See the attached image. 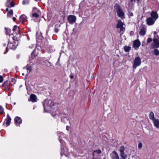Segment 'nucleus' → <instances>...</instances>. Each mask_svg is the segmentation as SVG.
I'll list each match as a JSON object with an SVG mask.
<instances>
[{
    "mask_svg": "<svg viewBox=\"0 0 159 159\" xmlns=\"http://www.w3.org/2000/svg\"><path fill=\"white\" fill-rule=\"evenodd\" d=\"M43 105L44 111L46 112L52 111V108L54 105V102L52 101L47 99L45 100Z\"/></svg>",
    "mask_w": 159,
    "mask_h": 159,
    "instance_id": "nucleus-1",
    "label": "nucleus"
},
{
    "mask_svg": "<svg viewBox=\"0 0 159 159\" xmlns=\"http://www.w3.org/2000/svg\"><path fill=\"white\" fill-rule=\"evenodd\" d=\"M151 16V17L148 18L147 20V24L150 25H153L158 17L157 13L154 11L152 12Z\"/></svg>",
    "mask_w": 159,
    "mask_h": 159,
    "instance_id": "nucleus-2",
    "label": "nucleus"
},
{
    "mask_svg": "<svg viewBox=\"0 0 159 159\" xmlns=\"http://www.w3.org/2000/svg\"><path fill=\"white\" fill-rule=\"evenodd\" d=\"M125 150V147L123 146L120 147L119 149L120 152V156L123 159H125L127 157V155L124 153Z\"/></svg>",
    "mask_w": 159,
    "mask_h": 159,
    "instance_id": "nucleus-3",
    "label": "nucleus"
},
{
    "mask_svg": "<svg viewBox=\"0 0 159 159\" xmlns=\"http://www.w3.org/2000/svg\"><path fill=\"white\" fill-rule=\"evenodd\" d=\"M141 63V60L139 57H136L134 61L133 68L136 69V67L139 66Z\"/></svg>",
    "mask_w": 159,
    "mask_h": 159,
    "instance_id": "nucleus-4",
    "label": "nucleus"
},
{
    "mask_svg": "<svg viewBox=\"0 0 159 159\" xmlns=\"http://www.w3.org/2000/svg\"><path fill=\"white\" fill-rule=\"evenodd\" d=\"M116 12L118 16L122 19L125 18L124 13L120 7H118L116 9Z\"/></svg>",
    "mask_w": 159,
    "mask_h": 159,
    "instance_id": "nucleus-5",
    "label": "nucleus"
},
{
    "mask_svg": "<svg viewBox=\"0 0 159 159\" xmlns=\"http://www.w3.org/2000/svg\"><path fill=\"white\" fill-rule=\"evenodd\" d=\"M68 22L70 23H73L75 22L76 17L73 15H69L67 17Z\"/></svg>",
    "mask_w": 159,
    "mask_h": 159,
    "instance_id": "nucleus-6",
    "label": "nucleus"
},
{
    "mask_svg": "<svg viewBox=\"0 0 159 159\" xmlns=\"http://www.w3.org/2000/svg\"><path fill=\"white\" fill-rule=\"evenodd\" d=\"M123 23L120 20H118V22L117 25V27L120 28V32L124 31L125 30V27L123 26Z\"/></svg>",
    "mask_w": 159,
    "mask_h": 159,
    "instance_id": "nucleus-7",
    "label": "nucleus"
},
{
    "mask_svg": "<svg viewBox=\"0 0 159 159\" xmlns=\"http://www.w3.org/2000/svg\"><path fill=\"white\" fill-rule=\"evenodd\" d=\"M110 156L112 159H119L118 155L117 152L113 151L110 154Z\"/></svg>",
    "mask_w": 159,
    "mask_h": 159,
    "instance_id": "nucleus-8",
    "label": "nucleus"
},
{
    "mask_svg": "<svg viewBox=\"0 0 159 159\" xmlns=\"http://www.w3.org/2000/svg\"><path fill=\"white\" fill-rule=\"evenodd\" d=\"M140 45V42L138 39L136 40L134 42L133 47L135 49L139 48Z\"/></svg>",
    "mask_w": 159,
    "mask_h": 159,
    "instance_id": "nucleus-9",
    "label": "nucleus"
},
{
    "mask_svg": "<svg viewBox=\"0 0 159 159\" xmlns=\"http://www.w3.org/2000/svg\"><path fill=\"white\" fill-rule=\"evenodd\" d=\"M29 101H31L32 102H35L37 101V97L34 94H32L30 95V98L28 99Z\"/></svg>",
    "mask_w": 159,
    "mask_h": 159,
    "instance_id": "nucleus-10",
    "label": "nucleus"
},
{
    "mask_svg": "<svg viewBox=\"0 0 159 159\" xmlns=\"http://www.w3.org/2000/svg\"><path fill=\"white\" fill-rule=\"evenodd\" d=\"M154 125L157 128H159V120L157 119H155L152 120Z\"/></svg>",
    "mask_w": 159,
    "mask_h": 159,
    "instance_id": "nucleus-11",
    "label": "nucleus"
},
{
    "mask_svg": "<svg viewBox=\"0 0 159 159\" xmlns=\"http://www.w3.org/2000/svg\"><path fill=\"white\" fill-rule=\"evenodd\" d=\"M15 122L16 124L19 125L22 123L21 119L19 117H16L15 118Z\"/></svg>",
    "mask_w": 159,
    "mask_h": 159,
    "instance_id": "nucleus-12",
    "label": "nucleus"
},
{
    "mask_svg": "<svg viewBox=\"0 0 159 159\" xmlns=\"http://www.w3.org/2000/svg\"><path fill=\"white\" fill-rule=\"evenodd\" d=\"M11 118L9 116V114H8L7 115V117L5 120V121H6V124L7 126H8L9 125L11 122Z\"/></svg>",
    "mask_w": 159,
    "mask_h": 159,
    "instance_id": "nucleus-13",
    "label": "nucleus"
},
{
    "mask_svg": "<svg viewBox=\"0 0 159 159\" xmlns=\"http://www.w3.org/2000/svg\"><path fill=\"white\" fill-rule=\"evenodd\" d=\"M146 29L144 26H141L139 33L142 35H144L146 34Z\"/></svg>",
    "mask_w": 159,
    "mask_h": 159,
    "instance_id": "nucleus-14",
    "label": "nucleus"
},
{
    "mask_svg": "<svg viewBox=\"0 0 159 159\" xmlns=\"http://www.w3.org/2000/svg\"><path fill=\"white\" fill-rule=\"evenodd\" d=\"M101 151L100 150H97L93 151V159L95 158V156H96L97 154L101 153Z\"/></svg>",
    "mask_w": 159,
    "mask_h": 159,
    "instance_id": "nucleus-15",
    "label": "nucleus"
},
{
    "mask_svg": "<svg viewBox=\"0 0 159 159\" xmlns=\"http://www.w3.org/2000/svg\"><path fill=\"white\" fill-rule=\"evenodd\" d=\"M26 18V16L25 14L21 15L20 17V22L23 23Z\"/></svg>",
    "mask_w": 159,
    "mask_h": 159,
    "instance_id": "nucleus-16",
    "label": "nucleus"
},
{
    "mask_svg": "<svg viewBox=\"0 0 159 159\" xmlns=\"http://www.w3.org/2000/svg\"><path fill=\"white\" fill-rule=\"evenodd\" d=\"M149 118L150 119L152 120L155 118H154V113L152 111H151L149 114Z\"/></svg>",
    "mask_w": 159,
    "mask_h": 159,
    "instance_id": "nucleus-17",
    "label": "nucleus"
},
{
    "mask_svg": "<svg viewBox=\"0 0 159 159\" xmlns=\"http://www.w3.org/2000/svg\"><path fill=\"white\" fill-rule=\"evenodd\" d=\"M7 46L10 49L14 50L16 48V46L13 45V44L11 43H8Z\"/></svg>",
    "mask_w": 159,
    "mask_h": 159,
    "instance_id": "nucleus-18",
    "label": "nucleus"
},
{
    "mask_svg": "<svg viewBox=\"0 0 159 159\" xmlns=\"http://www.w3.org/2000/svg\"><path fill=\"white\" fill-rule=\"evenodd\" d=\"M24 69L26 70L27 71V74H28L31 70V67L27 66L26 67L24 68Z\"/></svg>",
    "mask_w": 159,
    "mask_h": 159,
    "instance_id": "nucleus-19",
    "label": "nucleus"
},
{
    "mask_svg": "<svg viewBox=\"0 0 159 159\" xmlns=\"http://www.w3.org/2000/svg\"><path fill=\"white\" fill-rule=\"evenodd\" d=\"M131 49V47L129 46H125L124 47V49L126 52L129 51Z\"/></svg>",
    "mask_w": 159,
    "mask_h": 159,
    "instance_id": "nucleus-20",
    "label": "nucleus"
},
{
    "mask_svg": "<svg viewBox=\"0 0 159 159\" xmlns=\"http://www.w3.org/2000/svg\"><path fill=\"white\" fill-rule=\"evenodd\" d=\"M19 28L16 25H15L14 26L13 28V31L16 30V31H17V32H19Z\"/></svg>",
    "mask_w": 159,
    "mask_h": 159,
    "instance_id": "nucleus-21",
    "label": "nucleus"
},
{
    "mask_svg": "<svg viewBox=\"0 0 159 159\" xmlns=\"http://www.w3.org/2000/svg\"><path fill=\"white\" fill-rule=\"evenodd\" d=\"M154 54L155 55H156V56H158V55H159V51L157 49H155L154 51Z\"/></svg>",
    "mask_w": 159,
    "mask_h": 159,
    "instance_id": "nucleus-22",
    "label": "nucleus"
},
{
    "mask_svg": "<svg viewBox=\"0 0 159 159\" xmlns=\"http://www.w3.org/2000/svg\"><path fill=\"white\" fill-rule=\"evenodd\" d=\"M32 16L33 17H35V18H38L39 17V15L38 14L35 13H33L32 15Z\"/></svg>",
    "mask_w": 159,
    "mask_h": 159,
    "instance_id": "nucleus-23",
    "label": "nucleus"
},
{
    "mask_svg": "<svg viewBox=\"0 0 159 159\" xmlns=\"http://www.w3.org/2000/svg\"><path fill=\"white\" fill-rule=\"evenodd\" d=\"M13 11L12 10H10L7 13V15H13Z\"/></svg>",
    "mask_w": 159,
    "mask_h": 159,
    "instance_id": "nucleus-24",
    "label": "nucleus"
},
{
    "mask_svg": "<svg viewBox=\"0 0 159 159\" xmlns=\"http://www.w3.org/2000/svg\"><path fill=\"white\" fill-rule=\"evenodd\" d=\"M46 65L48 67H49L51 66V63L50 62L47 61L45 63Z\"/></svg>",
    "mask_w": 159,
    "mask_h": 159,
    "instance_id": "nucleus-25",
    "label": "nucleus"
},
{
    "mask_svg": "<svg viewBox=\"0 0 159 159\" xmlns=\"http://www.w3.org/2000/svg\"><path fill=\"white\" fill-rule=\"evenodd\" d=\"M4 110V109L3 108V107L1 106H0V114H1L3 112Z\"/></svg>",
    "mask_w": 159,
    "mask_h": 159,
    "instance_id": "nucleus-26",
    "label": "nucleus"
},
{
    "mask_svg": "<svg viewBox=\"0 0 159 159\" xmlns=\"http://www.w3.org/2000/svg\"><path fill=\"white\" fill-rule=\"evenodd\" d=\"M128 15L129 18H130L131 17L133 16V14L132 12H129Z\"/></svg>",
    "mask_w": 159,
    "mask_h": 159,
    "instance_id": "nucleus-27",
    "label": "nucleus"
},
{
    "mask_svg": "<svg viewBox=\"0 0 159 159\" xmlns=\"http://www.w3.org/2000/svg\"><path fill=\"white\" fill-rule=\"evenodd\" d=\"M142 146V144L141 143H139L138 145V147L139 149H141Z\"/></svg>",
    "mask_w": 159,
    "mask_h": 159,
    "instance_id": "nucleus-28",
    "label": "nucleus"
},
{
    "mask_svg": "<svg viewBox=\"0 0 159 159\" xmlns=\"http://www.w3.org/2000/svg\"><path fill=\"white\" fill-rule=\"evenodd\" d=\"M152 39L150 38H148L147 39V43H149L150 42H151L152 41Z\"/></svg>",
    "mask_w": 159,
    "mask_h": 159,
    "instance_id": "nucleus-29",
    "label": "nucleus"
},
{
    "mask_svg": "<svg viewBox=\"0 0 159 159\" xmlns=\"http://www.w3.org/2000/svg\"><path fill=\"white\" fill-rule=\"evenodd\" d=\"M6 31V34H8L9 33V31L11 30L10 29H5Z\"/></svg>",
    "mask_w": 159,
    "mask_h": 159,
    "instance_id": "nucleus-30",
    "label": "nucleus"
},
{
    "mask_svg": "<svg viewBox=\"0 0 159 159\" xmlns=\"http://www.w3.org/2000/svg\"><path fill=\"white\" fill-rule=\"evenodd\" d=\"M3 78L2 75H0V83L2 82L3 81Z\"/></svg>",
    "mask_w": 159,
    "mask_h": 159,
    "instance_id": "nucleus-31",
    "label": "nucleus"
},
{
    "mask_svg": "<svg viewBox=\"0 0 159 159\" xmlns=\"http://www.w3.org/2000/svg\"><path fill=\"white\" fill-rule=\"evenodd\" d=\"M7 83V81H6L4 82L3 83V84L2 85V87H5V86H6L7 85L6 84Z\"/></svg>",
    "mask_w": 159,
    "mask_h": 159,
    "instance_id": "nucleus-32",
    "label": "nucleus"
},
{
    "mask_svg": "<svg viewBox=\"0 0 159 159\" xmlns=\"http://www.w3.org/2000/svg\"><path fill=\"white\" fill-rule=\"evenodd\" d=\"M10 4L11 7H13L15 6V4L14 3L12 2H10Z\"/></svg>",
    "mask_w": 159,
    "mask_h": 159,
    "instance_id": "nucleus-33",
    "label": "nucleus"
},
{
    "mask_svg": "<svg viewBox=\"0 0 159 159\" xmlns=\"http://www.w3.org/2000/svg\"><path fill=\"white\" fill-rule=\"evenodd\" d=\"M154 38H157V37L156 36V34H157V32L156 31H154Z\"/></svg>",
    "mask_w": 159,
    "mask_h": 159,
    "instance_id": "nucleus-34",
    "label": "nucleus"
},
{
    "mask_svg": "<svg viewBox=\"0 0 159 159\" xmlns=\"http://www.w3.org/2000/svg\"><path fill=\"white\" fill-rule=\"evenodd\" d=\"M54 30H55V32L57 33L58 32V31L59 30V29H58V28H56Z\"/></svg>",
    "mask_w": 159,
    "mask_h": 159,
    "instance_id": "nucleus-35",
    "label": "nucleus"
},
{
    "mask_svg": "<svg viewBox=\"0 0 159 159\" xmlns=\"http://www.w3.org/2000/svg\"><path fill=\"white\" fill-rule=\"evenodd\" d=\"M11 0H7L6 3V5L7 6H8L9 5L8 4V3L10 2Z\"/></svg>",
    "mask_w": 159,
    "mask_h": 159,
    "instance_id": "nucleus-36",
    "label": "nucleus"
},
{
    "mask_svg": "<svg viewBox=\"0 0 159 159\" xmlns=\"http://www.w3.org/2000/svg\"><path fill=\"white\" fill-rule=\"evenodd\" d=\"M22 3L23 5H25V4H28L29 3V2H27L25 3V1H23L22 2Z\"/></svg>",
    "mask_w": 159,
    "mask_h": 159,
    "instance_id": "nucleus-37",
    "label": "nucleus"
},
{
    "mask_svg": "<svg viewBox=\"0 0 159 159\" xmlns=\"http://www.w3.org/2000/svg\"><path fill=\"white\" fill-rule=\"evenodd\" d=\"M69 129H70V127L68 126H67L66 127V130H69Z\"/></svg>",
    "mask_w": 159,
    "mask_h": 159,
    "instance_id": "nucleus-38",
    "label": "nucleus"
},
{
    "mask_svg": "<svg viewBox=\"0 0 159 159\" xmlns=\"http://www.w3.org/2000/svg\"><path fill=\"white\" fill-rule=\"evenodd\" d=\"M139 0H131V2H135L136 1H137L138 2H139Z\"/></svg>",
    "mask_w": 159,
    "mask_h": 159,
    "instance_id": "nucleus-39",
    "label": "nucleus"
},
{
    "mask_svg": "<svg viewBox=\"0 0 159 159\" xmlns=\"http://www.w3.org/2000/svg\"><path fill=\"white\" fill-rule=\"evenodd\" d=\"M7 51H8V49H7V48L6 51L4 52V54H6V53L7 52Z\"/></svg>",
    "mask_w": 159,
    "mask_h": 159,
    "instance_id": "nucleus-40",
    "label": "nucleus"
},
{
    "mask_svg": "<svg viewBox=\"0 0 159 159\" xmlns=\"http://www.w3.org/2000/svg\"><path fill=\"white\" fill-rule=\"evenodd\" d=\"M5 88L6 89H8V87L7 85H6V86H5Z\"/></svg>",
    "mask_w": 159,
    "mask_h": 159,
    "instance_id": "nucleus-41",
    "label": "nucleus"
},
{
    "mask_svg": "<svg viewBox=\"0 0 159 159\" xmlns=\"http://www.w3.org/2000/svg\"><path fill=\"white\" fill-rule=\"evenodd\" d=\"M29 47L30 48H33V45H31V46H29Z\"/></svg>",
    "mask_w": 159,
    "mask_h": 159,
    "instance_id": "nucleus-42",
    "label": "nucleus"
},
{
    "mask_svg": "<svg viewBox=\"0 0 159 159\" xmlns=\"http://www.w3.org/2000/svg\"><path fill=\"white\" fill-rule=\"evenodd\" d=\"M56 114H54V113L52 112V115L53 116H55L56 115Z\"/></svg>",
    "mask_w": 159,
    "mask_h": 159,
    "instance_id": "nucleus-43",
    "label": "nucleus"
},
{
    "mask_svg": "<svg viewBox=\"0 0 159 159\" xmlns=\"http://www.w3.org/2000/svg\"><path fill=\"white\" fill-rule=\"evenodd\" d=\"M74 76L73 75H71L70 76V78L71 79H73L74 78Z\"/></svg>",
    "mask_w": 159,
    "mask_h": 159,
    "instance_id": "nucleus-44",
    "label": "nucleus"
},
{
    "mask_svg": "<svg viewBox=\"0 0 159 159\" xmlns=\"http://www.w3.org/2000/svg\"><path fill=\"white\" fill-rule=\"evenodd\" d=\"M12 82H14V83H15L16 81H15V80H14V79H13L12 80V81H11Z\"/></svg>",
    "mask_w": 159,
    "mask_h": 159,
    "instance_id": "nucleus-45",
    "label": "nucleus"
},
{
    "mask_svg": "<svg viewBox=\"0 0 159 159\" xmlns=\"http://www.w3.org/2000/svg\"><path fill=\"white\" fill-rule=\"evenodd\" d=\"M13 20L14 21H15L16 20V18L15 17L13 18Z\"/></svg>",
    "mask_w": 159,
    "mask_h": 159,
    "instance_id": "nucleus-46",
    "label": "nucleus"
},
{
    "mask_svg": "<svg viewBox=\"0 0 159 159\" xmlns=\"http://www.w3.org/2000/svg\"><path fill=\"white\" fill-rule=\"evenodd\" d=\"M9 9L8 8H7L6 9V11H8Z\"/></svg>",
    "mask_w": 159,
    "mask_h": 159,
    "instance_id": "nucleus-47",
    "label": "nucleus"
},
{
    "mask_svg": "<svg viewBox=\"0 0 159 159\" xmlns=\"http://www.w3.org/2000/svg\"><path fill=\"white\" fill-rule=\"evenodd\" d=\"M156 36L157 37V38H156V39H157V38H158V35H157V34H156Z\"/></svg>",
    "mask_w": 159,
    "mask_h": 159,
    "instance_id": "nucleus-48",
    "label": "nucleus"
},
{
    "mask_svg": "<svg viewBox=\"0 0 159 159\" xmlns=\"http://www.w3.org/2000/svg\"><path fill=\"white\" fill-rule=\"evenodd\" d=\"M37 9V8H35V7H34V8H33V10H34V9Z\"/></svg>",
    "mask_w": 159,
    "mask_h": 159,
    "instance_id": "nucleus-49",
    "label": "nucleus"
},
{
    "mask_svg": "<svg viewBox=\"0 0 159 159\" xmlns=\"http://www.w3.org/2000/svg\"><path fill=\"white\" fill-rule=\"evenodd\" d=\"M22 86V85H21L20 86V88H21Z\"/></svg>",
    "mask_w": 159,
    "mask_h": 159,
    "instance_id": "nucleus-50",
    "label": "nucleus"
},
{
    "mask_svg": "<svg viewBox=\"0 0 159 159\" xmlns=\"http://www.w3.org/2000/svg\"><path fill=\"white\" fill-rule=\"evenodd\" d=\"M22 75H24V73H22Z\"/></svg>",
    "mask_w": 159,
    "mask_h": 159,
    "instance_id": "nucleus-51",
    "label": "nucleus"
},
{
    "mask_svg": "<svg viewBox=\"0 0 159 159\" xmlns=\"http://www.w3.org/2000/svg\"><path fill=\"white\" fill-rule=\"evenodd\" d=\"M14 104H16V103H15H15H14Z\"/></svg>",
    "mask_w": 159,
    "mask_h": 159,
    "instance_id": "nucleus-52",
    "label": "nucleus"
},
{
    "mask_svg": "<svg viewBox=\"0 0 159 159\" xmlns=\"http://www.w3.org/2000/svg\"><path fill=\"white\" fill-rule=\"evenodd\" d=\"M97 159L96 158H94V159Z\"/></svg>",
    "mask_w": 159,
    "mask_h": 159,
    "instance_id": "nucleus-53",
    "label": "nucleus"
}]
</instances>
